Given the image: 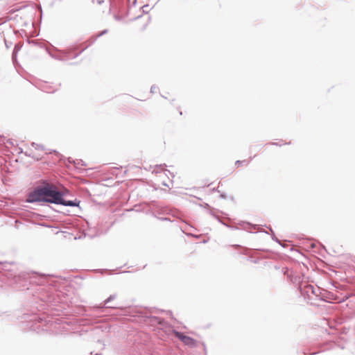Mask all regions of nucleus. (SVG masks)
<instances>
[{"instance_id":"nucleus-1","label":"nucleus","mask_w":355,"mask_h":355,"mask_svg":"<svg viewBox=\"0 0 355 355\" xmlns=\"http://www.w3.org/2000/svg\"><path fill=\"white\" fill-rule=\"evenodd\" d=\"M40 189L41 194H42V202L66 207H78L80 202L76 198L67 200L66 197L69 195V191L67 189H59L57 187L46 181H44L40 184Z\"/></svg>"},{"instance_id":"nucleus-2","label":"nucleus","mask_w":355,"mask_h":355,"mask_svg":"<svg viewBox=\"0 0 355 355\" xmlns=\"http://www.w3.org/2000/svg\"><path fill=\"white\" fill-rule=\"evenodd\" d=\"M30 275L26 272H21L15 275L12 279V284L15 285V288L18 289H24L27 287L28 282H30Z\"/></svg>"},{"instance_id":"nucleus-3","label":"nucleus","mask_w":355,"mask_h":355,"mask_svg":"<svg viewBox=\"0 0 355 355\" xmlns=\"http://www.w3.org/2000/svg\"><path fill=\"white\" fill-rule=\"evenodd\" d=\"M26 202L28 203L42 202L40 185L35 187L33 191L28 193Z\"/></svg>"},{"instance_id":"nucleus-4","label":"nucleus","mask_w":355,"mask_h":355,"mask_svg":"<svg viewBox=\"0 0 355 355\" xmlns=\"http://www.w3.org/2000/svg\"><path fill=\"white\" fill-rule=\"evenodd\" d=\"M173 334L175 335V336L178 338L180 340H181L184 345L193 347L196 345V340H194L193 338L184 335L183 333L180 332L175 329L171 330Z\"/></svg>"},{"instance_id":"nucleus-5","label":"nucleus","mask_w":355,"mask_h":355,"mask_svg":"<svg viewBox=\"0 0 355 355\" xmlns=\"http://www.w3.org/2000/svg\"><path fill=\"white\" fill-rule=\"evenodd\" d=\"M300 291L302 295L310 297V294L318 295L319 288H315L313 285L306 284L304 287L300 286Z\"/></svg>"},{"instance_id":"nucleus-6","label":"nucleus","mask_w":355,"mask_h":355,"mask_svg":"<svg viewBox=\"0 0 355 355\" xmlns=\"http://www.w3.org/2000/svg\"><path fill=\"white\" fill-rule=\"evenodd\" d=\"M238 225L241 229L252 232V230H257L259 232H261L260 228L257 225H253L249 222L240 221Z\"/></svg>"},{"instance_id":"nucleus-7","label":"nucleus","mask_w":355,"mask_h":355,"mask_svg":"<svg viewBox=\"0 0 355 355\" xmlns=\"http://www.w3.org/2000/svg\"><path fill=\"white\" fill-rule=\"evenodd\" d=\"M70 53H71L70 51L68 50V51H63L62 55L53 54V53H49V55L52 58H55L56 60L64 61V60H67L69 59L72 58H71L72 56H71Z\"/></svg>"},{"instance_id":"nucleus-8","label":"nucleus","mask_w":355,"mask_h":355,"mask_svg":"<svg viewBox=\"0 0 355 355\" xmlns=\"http://www.w3.org/2000/svg\"><path fill=\"white\" fill-rule=\"evenodd\" d=\"M41 300L46 302V303L53 304L55 303V297L51 294H41L37 296Z\"/></svg>"},{"instance_id":"nucleus-9","label":"nucleus","mask_w":355,"mask_h":355,"mask_svg":"<svg viewBox=\"0 0 355 355\" xmlns=\"http://www.w3.org/2000/svg\"><path fill=\"white\" fill-rule=\"evenodd\" d=\"M210 214L212 215L214 218H216L218 222H220L221 224L225 225L226 227L232 229V230H239V228L236 226H233V225H228V224H226L225 223H224L223 221L221 220V219L218 216H216L214 215L212 211H210Z\"/></svg>"},{"instance_id":"nucleus-10","label":"nucleus","mask_w":355,"mask_h":355,"mask_svg":"<svg viewBox=\"0 0 355 355\" xmlns=\"http://www.w3.org/2000/svg\"><path fill=\"white\" fill-rule=\"evenodd\" d=\"M151 322H156L157 324L161 325L162 327H164L166 324L163 318L156 316L152 317Z\"/></svg>"},{"instance_id":"nucleus-11","label":"nucleus","mask_w":355,"mask_h":355,"mask_svg":"<svg viewBox=\"0 0 355 355\" xmlns=\"http://www.w3.org/2000/svg\"><path fill=\"white\" fill-rule=\"evenodd\" d=\"M107 29H105L101 32H99L96 36H94L92 37L90 40H91V44L94 43L98 37H101L103 36V35L106 34L107 33Z\"/></svg>"},{"instance_id":"nucleus-12","label":"nucleus","mask_w":355,"mask_h":355,"mask_svg":"<svg viewBox=\"0 0 355 355\" xmlns=\"http://www.w3.org/2000/svg\"><path fill=\"white\" fill-rule=\"evenodd\" d=\"M31 146L35 148L36 150H45V148L43 145L42 144H37V143H35V142H33L31 144Z\"/></svg>"},{"instance_id":"nucleus-13","label":"nucleus","mask_w":355,"mask_h":355,"mask_svg":"<svg viewBox=\"0 0 355 355\" xmlns=\"http://www.w3.org/2000/svg\"><path fill=\"white\" fill-rule=\"evenodd\" d=\"M31 317H32V318L28 320V321H30V322L38 321V322H40L43 320V318H41L40 316H37L35 315H31Z\"/></svg>"},{"instance_id":"nucleus-14","label":"nucleus","mask_w":355,"mask_h":355,"mask_svg":"<svg viewBox=\"0 0 355 355\" xmlns=\"http://www.w3.org/2000/svg\"><path fill=\"white\" fill-rule=\"evenodd\" d=\"M116 294H112V295H110L109 296V297L107 299H106L104 302V306H105L107 304H108L110 302H111L112 300L116 299Z\"/></svg>"},{"instance_id":"nucleus-15","label":"nucleus","mask_w":355,"mask_h":355,"mask_svg":"<svg viewBox=\"0 0 355 355\" xmlns=\"http://www.w3.org/2000/svg\"><path fill=\"white\" fill-rule=\"evenodd\" d=\"M270 231L272 232V239L276 242H277L278 243L281 244L280 243V241L275 236L274 232H273V230H272V228H270Z\"/></svg>"},{"instance_id":"nucleus-16","label":"nucleus","mask_w":355,"mask_h":355,"mask_svg":"<svg viewBox=\"0 0 355 355\" xmlns=\"http://www.w3.org/2000/svg\"><path fill=\"white\" fill-rule=\"evenodd\" d=\"M76 166H77V165L86 166L85 162L82 159H77V160H76Z\"/></svg>"},{"instance_id":"nucleus-17","label":"nucleus","mask_w":355,"mask_h":355,"mask_svg":"<svg viewBox=\"0 0 355 355\" xmlns=\"http://www.w3.org/2000/svg\"><path fill=\"white\" fill-rule=\"evenodd\" d=\"M85 49H87V46H85V49H82L79 53H77L74 54L71 58H77V57H78L80 53H82L84 51V50H85Z\"/></svg>"},{"instance_id":"nucleus-18","label":"nucleus","mask_w":355,"mask_h":355,"mask_svg":"<svg viewBox=\"0 0 355 355\" xmlns=\"http://www.w3.org/2000/svg\"><path fill=\"white\" fill-rule=\"evenodd\" d=\"M67 162L70 164H73L74 165H76V160L73 159L71 157H68L67 158Z\"/></svg>"},{"instance_id":"nucleus-19","label":"nucleus","mask_w":355,"mask_h":355,"mask_svg":"<svg viewBox=\"0 0 355 355\" xmlns=\"http://www.w3.org/2000/svg\"><path fill=\"white\" fill-rule=\"evenodd\" d=\"M245 162H246V161H245V160H242V161H241V160H237V161L235 162V165H236V166H239V165H241V164H243V163H245Z\"/></svg>"},{"instance_id":"nucleus-20","label":"nucleus","mask_w":355,"mask_h":355,"mask_svg":"<svg viewBox=\"0 0 355 355\" xmlns=\"http://www.w3.org/2000/svg\"><path fill=\"white\" fill-rule=\"evenodd\" d=\"M24 155L27 157L35 158V156L31 153L25 152Z\"/></svg>"},{"instance_id":"nucleus-21","label":"nucleus","mask_w":355,"mask_h":355,"mask_svg":"<svg viewBox=\"0 0 355 355\" xmlns=\"http://www.w3.org/2000/svg\"><path fill=\"white\" fill-rule=\"evenodd\" d=\"M156 89H157V87L155 85L151 86V87H150V92L151 93H155Z\"/></svg>"},{"instance_id":"nucleus-22","label":"nucleus","mask_w":355,"mask_h":355,"mask_svg":"<svg viewBox=\"0 0 355 355\" xmlns=\"http://www.w3.org/2000/svg\"><path fill=\"white\" fill-rule=\"evenodd\" d=\"M15 51H16V46L15 47L14 51H13L12 55V58L13 60L16 58Z\"/></svg>"},{"instance_id":"nucleus-23","label":"nucleus","mask_w":355,"mask_h":355,"mask_svg":"<svg viewBox=\"0 0 355 355\" xmlns=\"http://www.w3.org/2000/svg\"><path fill=\"white\" fill-rule=\"evenodd\" d=\"M220 198H223V199H226L227 198V195L224 193H220Z\"/></svg>"},{"instance_id":"nucleus-24","label":"nucleus","mask_w":355,"mask_h":355,"mask_svg":"<svg viewBox=\"0 0 355 355\" xmlns=\"http://www.w3.org/2000/svg\"><path fill=\"white\" fill-rule=\"evenodd\" d=\"M232 247H233L234 248H240L241 245H238V244H235V245H232Z\"/></svg>"},{"instance_id":"nucleus-25","label":"nucleus","mask_w":355,"mask_h":355,"mask_svg":"<svg viewBox=\"0 0 355 355\" xmlns=\"http://www.w3.org/2000/svg\"><path fill=\"white\" fill-rule=\"evenodd\" d=\"M24 320H28V318L30 317L28 313H25L24 315Z\"/></svg>"},{"instance_id":"nucleus-26","label":"nucleus","mask_w":355,"mask_h":355,"mask_svg":"<svg viewBox=\"0 0 355 355\" xmlns=\"http://www.w3.org/2000/svg\"><path fill=\"white\" fill-rule=\"evenodd\" d=\"M7 143L10 144V145H12V146H14L13 142H12L10 139H8V140H7Z\"/></svg>"},{"instance_id":"nucleus-27","label":"nucleus","mask_w":355,"mask_h":355,"mask_svg":"<svg viewBox=\"0 0 355 355\" xmlns=\"http://www.w3.org/2000/svg\"><path fill=\"white\" fill-rule=\"evenodd\" d=\"M270 144L275 145V146H282V144H279L275 143V142H272V143H270Z\"/></svg>"},{"instance_id":"nucleus-28","label":"nucleus","mask_w":355,"mask_h":355,"mask_svg":"<svg viewBox=\"0 0 355 355\" xmlns=\"http://www.w3.org/2000/svg\"><path fill=\"white\" fill-rule=\"evenodd\" d=\"M310 245H311V248H315V243H311L310 244Z\"/></svg>"},{"instance_id":"nucleus-29","label":"nucleus","mask_w":355,"mask_h":355,"mask_svg":"<svg viewBox=\"0 0 355 355\" xmlns=\"http://www.w3.org/2000/svg\"><path fill=\"white\" fill-rule=\"evenodd\" d=\"M164 166H165V164H164ZM156 166L162 168L163 165L160 164V165H157Z\"/></svg>"},{"instance_id":"nucleus-30","label":"nucleus","mask_w":355,"mask_h":355,"mask_svg":"<svg viewBox=\"0 0 355 355\" xmlns=\"http://www.w3.org/2000/svg\"><path fill=\"white\" fill-rule=\"evenodd\" d=\"M213 191H217L219 192V190L218 189H213Z\"/></svg>"},{"instance_id":"nucleus-31","label":"nucleus","mask_w":355,"mask_h":355,"mask_svg":"<svg viewBox=\"0 0 355 355\" xmlns=\"http://www.w3.org/2000/svg\"><path fill=\"white\" fill-rule=\"evenodd\" d=\"M166 313H167V314H168V315H171V314H172V312H171V311H168Z\"/></svg>"},{"instance_id":"nucleus-32","label":"nucleus","mask_w":355,"mask_h":355,"mask_svg":"<svg viewBox=\"0 0 355 355\" xmlns=\"http://www.w3.org/2000/svg\"><path fill=\"white\" fill-rule=\"evenodd\" d=\"M162 219L163 220H169V219H168V218H162Z\"/></svg>"},{"instance_id":"nucleus-33","label":"nucleus","mask_w":355,"mask_h":355,"mask_svg":"<svg viewBox=\"0 0 355 355\" xmlns=\"http://www.w3.org/2000/svg\"><path fill=\"white\" fill-rule=\"evenodd\" d=\"M148 5H145L143 6V8H148Z\"/></svg>"},{"instance_id":"nucleus-34","label":"nucleus","mask_w":355,"mask_h":355,"mask_svg":"<svg viewBox=\"0 0 355 355\" xmlns=\"http://www.w3.org/2000/svg\"><path fill=\"white\" fill-rule=\"evenodd\" d=\"M284 144H291V142L285 143Z\"/></svg>"},{"instance_id":"nucleus-35","label":"nucleus","mask_w":355,"mask_h":355,"mask_svg":"<svg viewBox=\"0 0 355 355\" xmlns=\"http://www.w3.org/2000/svg\"><path fill=\"white\" fill-rule=\"evenodd\" d=\"M95 355H100L99 354H96Z\"/></svg>"}]
</instances>
